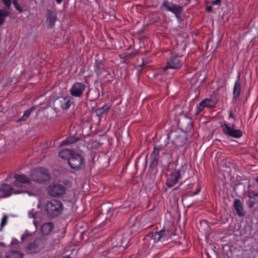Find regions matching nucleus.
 Instances as JSON below:
<instances>
[{
    "mask_svg": "<svg viewBox=\"0 0 258 258\" xmlns=\"http://www.w3.org/2000/svg\"><path fill=\"white\" fill-rule=\"evenodd\" d=\"M63 209L62 202L56 199L47 201L45 206L46 215L49 219L55 218L61 215Z\"/></svg>",
    "mask_w": 258,
    "mask_h": 258,
    "instance_id": "nucleus-1",
    "label": "nucleus"
},
{
    "mask_svg": "<svg viewBox=\"0 0 258 258\" xmlns=\"http://www.w3.org/2000/svg\"><path fill=\"white\" fill-rule=\"evenodd\" d=\"M30 176L31 180L39 183H44L50 179L48 170L43 167L33 170L31 172Z\"/></svg>",
    "mask_w": 258,
    "mask_h": 258,
    "instance_id": "nucleus-2",
    "label": "nucleus"
},
{
    "mask_svg": "<svg viewBox=\"0 0 258 258\" xmlns=\"http://www.w3.org/2000/svg\"><path fill=\"white\" fill-rule=\"evenodd\" d=\"M84 160L83 155L75 151L69 158L68 163L72 169L81 170L85 167Z\"/></svg>",
    "mask_w": 258,
    "mask_h": 258,
    "instance_id": "nucleus-3",
    "label": "nucleus"
},
{
    "mask_svg": "<svg viewBox=\"0 0 258 258\" xmlns=\"http://www.w3.org/2000/svg\"><path fill=\"white\" fill-rule=\"evenodd\" d=\"M168 139H171L172 143L176 146H182L186 143L187 137L177 130L171 131L168 134Z\"/></svg>",
    "mask_w": 258,
    "mask_h": 258,
    "instance_id": "nucleus-4",
    "label": "nucleus"
},
{
    "mask_svg": "<svg viewBox=\"0 0 258 258\" xmlns=\"http://www.w3.org/2000/svg\"><path fill=\"white\" fill-rule=\"evenodd\" d=\"M161 8H165L166 11L174 14L178 20H182L181 15L182 12V7L181 6L173 4L167 0H165L163 1Z\"/></svg>",
    "mask_w": 258,
    "mask_h": 258,
    "instance_id": "nucleus-5",
    "label": "nucleus"
},
{
    "mask_svg": "<svg viewBox=\"0 0 258 258\" xmlns=\"http://www.w3.org/2000/svg\"><path fill=\"white\" fill-rule=\"evenodd\" d=\"M73 102V98L70 96L66 97H59L54 100L53 105L55 109L61 108L63 110H67L70 108Z\"/></svg>",
    "mask_w": 258,
    "mask_h": 258,
    "instance_id": "nucleus-6",
    "label": "nucleus"
},
{
    "mask_svg": "<svg viewBox=\"0 0 258 258\" xmlns=\"http://www.w3.org/2000/svg\"><path fill=\"white\" fill-rule=\"evenodd\" d=\"M223 133L227 136L234 138H239L243 135V133L240 130L235 129L234 124L231 125L227 123H223L221 125Z\"/></svg>",
    "mask_w": 258,
    "mask_h": 258,
    "instance_id": "nucleus-7",
    "label": "nucleus"
},
{
    "mask_svg": "<svg viewBox=\"0 0 258 258\" xmlns=\"http://www.w3.org/2000/svg\"><path fill=\"white\" fill-rule=\"evenodd\" d=\"M45 240L41 237L37 238L33 242L28 243L26 247V251L28 253H36L42 249Z\"/></svg>",
    "mask_w": 258,
    "mask_h": 258,
    "instance_id": "nucleus-8",
    "label": "nucleus"
},
{
    "mask_svg": "<svg viewBox=\"0 0 258 258\" xmlns=\"http://www.w3.org/2000/svg\"><path fill=\"white\" fill-rule=\"evenodd\" d=\"M177 126L183 132H190L193 128L192 118L185 115L181 116L177 121Z\"/></svg>",
    "mask_w": 258,
    "mask_h": 258,
    "instance_id": "nucleus-9",
    "label": "nucleus"
},
{
    "mask_svg": "<svg viewBox=\"0 0 258 258\" xmlns=\"http://www.w3.org/2000/svg\"><path fill=\"white\" fill-rule=\"evenodd\" d=\"M167 233L164 228H163L159 231L151 232L144 237V240L145 242H148L150 240H153L154 242L162 241V239L164 240L166 236L168 237L169 235H167Z\"/></svg>",
    "mask_w": 258,
    "mask_h": 258,
    "instance_id": "nucleus-10",
    "label": "nucleus"
},
{
    "mask_svg": "<svg viewBox=\"0 0 258 258\" xmlns=\"http://www.w3.org/2000/svg\"><path fill=\"white\" fill-rule=\"evenodd\" d=\"M66 188L58 183L51 184L48 187V194L53 197H60L66 194Z\"/></svg>",
    "mask_w": 258,
    "mask_h": 258,
    "instance_id": "nucleus-11",
    "label": "nucleus"
},
{
    "mask_svg": "<svg viewBox=\"0 0 258 258\" xmlns=\"http://www.w3.org/2000/svg\"><path fill=\"white\" fill-rule=\"evenodd\" d=\"M86 86L83 83L75 82L70 90L71 95L75 97H82Z\"/></svg>",
    "mask_w": 258,
    "mask_h": 258,
    "instance_id": "nucleus-12",
    "label": "nucleus"
},
{
    "mask_svg": "<svg viewBox=\"0 0 258 258\" xmlns=\"http://www.w3.org/2000/svg\"><path fill=\"white\" fill-rule=\"evenodd\" d=\"M182 62L177 55L172 56L167 64L162 69L163 72L169 69L177 70L181 68Z\"/></svg>",
    "mask_w": 258,
    "mask_h": 258,
    "instance_id": "nucleus-13",
    "label": "nucleus"
},
{
    "mask_svg": "<svg viewBox=\"0 0 258 258\" xmlns=\"http://www.w3.org/2000/svg\"><path fill=\"white\" fill-rule=\"evenodd\" d=\"M99 95L100 91L98 88L89 89L85 94L86 100L91 102L95 101L98 98Z\"/></svg>",
    "mask_w": 258,
    "mask_h": 258,
    "instance_id": "nucleus-14",
    "label": "nucleus"
},
{
    "mask_svg": "<svg viewBox=\"0 0 258 258\" xmlns=\"http://www.w3.org/2000/svg\"><path fill=\"white\" fill-rule=\"evenodd\" d=\"M180 177V174L179 170L175 171L174 172L172 173L167 179V181L166 183V185L168 187H173L177 182Z\"/></svg>",
    "mask_w": 258,
    "mask_h": 258,
    "instance_id": "nucleus-15",
    "label": "nucleus"
},
{
    "mask_svg": "<svg viewBox=\"0 0 258 258\" xmlns=\"http://www.w3.org/2000/svg\"><path fill=\"white\" fill-rule=\"evenodd\" d=\"M56 20L57 16L55 12L51 10L47 9L46 14V20L48 22L47 28L49 29L52 28Z\"/></svg>",
    "mask_w": 258,
    "mask_h": 258,
    "instance_id": "nucleus-16",
    "label": "nucleus"
},
{
    "mask_svg": "<svg viewBox=\"0 0 258 258\" xmlns=\"http://www.w3.org/2000/svg\"><path fill=\"white\" fill-rule=\"evenodd\" d=\"M13 188L12 185L7 183H3L0 185V192H4L5 194L3 195L0 196V198H5L10 197L12 192V190Z\"/></svg>",
    "mask_w": 258,
    "mask_h": 258,
    "instance_id": "nucleus-17",
    "label": "nucleus"
},
{
    "mask_svg": "<svg viewBox=\"0 0 258 258\" xmlns=\"http://www.w3.org/2000/svg\"><path fill=\"white\" fill-rule=\"evenodd\" d=\"M233 206L239 216L243 217L245 216V212L243 211V204L240 200L235 199L234 201Z\"/></svg>",
    "mask_w": 258,
    "mask_h": 258,
    "instance_id": "nucleus-18",
    "label": "nucleus"
},
{
    "mask_svg": "<svg viewBox=\"0 0 258 258\" xmlns=\"http://www.w3.org/2000/svg\"><path fill=\"white\" fill-rule=\"evenodd\" d=\"M54 228V225L52 222L44 223L40 228L42 234L44 235H48L50 234Z\"/></svg>",
    "mask_w": 258,
    "mask_h": 258,
    "instance_id": "nucleus-19",
    "label": "nucleus"
},
{
    "mask_svg": "<svg viewBox=\"0 0 258 258\" xmlns=\"http://www.w3.org/2000/svg\"><path fill=\"white\" fill-rule=\"evenodd\" d=\"M241 91V84L240 83V76L238 75L235 81L233 91V98L236 100L240 95Z\"/></svg>",
    "mask_w": 258,
    "mask_h": 258,
    "instance_id": "nucleus-20",
    "label": "nucleus"
},
{
    "mask_svg": "<svg viewBox=\"0 0 258 258\" xmlns=\"http://www.w3.org/2000/svg\"><path fill=\"white\" fill-rule=\"evenodd\" d=\"M159 155L158 153L152 152L150 155V164L149 165L150 169H154L156 167L158 164Z\"/></svg>",
    "mask_w": 258,
    "mask_h": 258,
    "instance_id": "nucleus-21",
    "label": "nucleus"
},
{
    "mask_svg": "<svg viewBox=\"0 0 258 258\" xmlns=\"http://www.w3.org/2000/svg\"><path fill=\"white\" fill-rule=\"evenodd\" d=\"M112 209V205L110 203H102L100 207L99 212L100 215L108 214Z\"/></svg>",
    "mask_w": 258,
    "mask_h": 258,
    "instance_id": "nucleus-22",
    "label": "nucleus"
},
{
    "mask_svg": "<svg viewBox=\"0 0 258 258\" xmlns=\"http://www.w3.org/2000/svg\"><path fill=\"white\" fill-rule=\"evenodd\" d=\"M74 151V150L65 149L59 152L58 156L60 158L67 160L68 161Z\"/></svg>",
    "mask_w": 258,
    "mask_h": 258,
    "instance_id": "nucleus-23",
    "label": "nucleus"
},
{
    "mask_svg": "<svg viewBox=\"0 0 258 258\" xmlns=\"http://www.w3.org/2000/svg\"><path fill=\"white\" fill-rule=\"evenodd\" d=\"M36 109V106H32L29 109L26 110L24 112L23 115L22 117H21L20 118L16 120V122H19L20 121H25L26 120H27L28 118L30 116L31 113L32 112H33V111H34Z\"/></svg>",
    "mask_w": 258,
    "mask_h": 258,
    "instance_id": "nucleus-24",
    "label": "nucleus"
},
{
    "mask_svg": "<svg viewBox=\"0 0 258 258\" xmlns=\"http://www.w3.org/2000/svg\"><path fill=\"white\" fill-rule=\"evenodd\" d=\"M14 178L17 180V181H19L21 184L22 183L29 184L31 183L30 179L24 174H15Z\"/></svg>",
    "mask_w": 258,
    "mask_h": 258,
    "instance_id": "nucleus-25",
    "label": "nucleus"
},
{
    "mask_svg": "<svg viewBox=\"0 0 258 258\" xmlns=\"http://www.w3.org/2000/svg\"><path fill=\"white\" fill-rule=\"evenodd\" d=\"M23 256L22 252L15 250L8 251L6 254V258H23Z\"/></svg>",
    "mask_w": 258,
    "mask_h": 258,
    "instance_id": "nucleus-26",
    "label": "nucleus"
},
{
    "mask_svg": "<svg viewBox=\"0 0 258 258\" xmlns=\"http://www.w3.org/2000/svg\"><path fill=\"white\" fill-rule=\"evenodd\" d=\"M80 140V138L73 136L67 137L62 141L60 144L61 146H66L74 144Z\"/></svg>",
    "mask_w": 258,
    "mask_h": 258,
    "instance_id": "nucleus-27",
    "label": "nucleus"
},
{
    "mask_svg": "<svg viewBox=\"0 0 258 258\" xmlns=\"http://www.w3.org/2000/svg\"><path fill=\"white\" fill-rule=\"evenodd\" d=\"M101 62H102L101 60H98L97 59L95 60V64L94 65V71L97 76L100 75L102 73V71L104 70V68H101Z\"/></svg>",
    "mask_w": 258,
    "mask_h": 258,
    "instance_id": "nucleus-28",
    "label": "nucleus"
},
{
    "mask_svg": "<svg viewBox=\"0 0 258 258\" xmlns=\"http://www.w3.org/2000/svg\"><path fill=\"white\" fill-rule=\"evenodd\" d=\"M168 144H165V145L160 144L158 145H156L154 147L153 152H155L156 153H158L160 151H163V153L167 152L168 151L167 149L166 148Z\"/></svg>",
    "mask_w": 258,
    "mask_h": 258,
    "instance_id": "nucleus-29",
    "label": "nucleus"
},
{
    "mask_svg": "<svg viewBox=\"0 0 258 258\" xmlns=\"http://www.w3.org/2000/svg\"><path fill=\"white\" fill-rule=\"evenodd\" d=\"M109 109L110 106L107 105H104L102 107L97 109L95 112L98 116H100L104 113H106Z\"/></svg>",
    "mask_w": 258,
    "mask_h": 258,
    "instance_id": "nucleus-30",
    "label": "nucleus"
},
{
    "mask_svg": "<svg viewBox=\"0 0 258 258\" xmlns=\"http://www.w3.org/2000/svg\"><path fill=\"white\" fill-rule=\"evenodd\" d=\"M10 12L7 10L0 9V19H3L4 20V23L5 22V18L10 16Z\"/></svg>",
    "mask_w": 258,
    "mask_h": 258,
    "instance_id": "nucleus-31",
    "label": "nucleus"
},
{
    "mask_svg": "<svg viewBox=\"0 0 258 258\" xmlns=\"http://www.w3.org/2000/svg\"><path fill=\"white\" fill-rule=\"evenodd\" d=\"M136 53H123L119 55V57L121 58H122L125 60L128 59L130 58L133 57L135 55Z\"/></svg>",
    "mask_w": 258,
    "mask_h": 258,
    "instance_id": "nucleus-32",
    "label": "nucleus"
},
{
    "mask_svg": "<svg viewBox=\"0 0 258 258\" xmlns=\"http://www.w3.org/2000/svg\"><path fill=\"white\" fill-rule=\"evenodd\" d=\"M12 2L16 10L18 11L19 13L24 12V10L19 6V0H13Z\"/></svg>",
    "mask_w": 258,
    "mask_h": 258,
    "instance_id": "nucleus-33",
    "label": "nucleus"
},
{
    "mask_svg": "<svg viewBox=\"0 0 258 258\" xmlns=\"http://www.w3.org/2000/svg\"><path fill=\"white\" fill-rule=\"evenodd\" d=\"M205 103L206 101H202L200 103L199 106L197 107V111L196 113L197 114L201 112L205 107H207V105L205 104Z\"/></svg>",
    "mask_w": 258,
    "mask_h": 258,
    "instance_id": "nucleus-34",
    "label": "nucleus"
},
{
    "mask_svg": "<svg viewBox=\"0 0 258 258\" xmlns=\"http://www.w3.org/2000/svg\"><path fill=\"white\" fill-rule=\"evenodd\" d=\"M203 101H206L205 104L207 105H206L207 107H212L215 106V102L211 99L206 98Z\"/></svg>",
    "mask_w": 258,
    "mask_h": 258,
    "instance_id": "nucleus-35",
    "label": "nucleus"
},
{
    "mask_svg": "<svg viewBox=\"0 0 258 258\" xmlns=\"http://www.w3.org/2000/svg\"><path fill=\"white\" fill-rule=\"evenodd\" d=\"M137 217H131L128 220V225L130 227L134 226L136 224Z\"/></svg>",
    "mask_w": 258,
    "mask_h": 258,
    "instance_id": "nucleus-36",
    "label": "nucleus"
},
{
    "mask_svg": "<svg viewBox=\"0 0 258 258\" xmlns=\"http://www.w3.org/2000/svg\"><path fill=\"white\" fill-rule=\"evenodd\" d=\"M7 220L8 216L6 215H5L2 219L0 230H2L3 227L7 224Z\"/></svg>",
    "mask_w": 258,
    "mask_h": 258,
    "instance_id": "nucleus-37",
    "label": "nucleus"
},
{
    "mask_svg": "<svg viewBox=\"0 0 258 258\" xmlns=\"http://www.w3.org/2000/svg\"><path fill=\"white\" fill-rule=\"evenodd\" d=\"M256 203V201H253L251 199L248 200L246 202L248 207L249 209H252L253 208L254 204Z\"/></svg>",
    "mask_w": 258,
    "mask_h": 258,
    "instance_id": "nucleus-38",
    "label": "nucleus"
},
{
    "mask_svg": "<svg viewBox=\"0 0 258 258\" xmlns=\"http://www.w3.org/2000/svg\"><path fill=\"white\" fill-rule=\"evenodd\" d=\"M247 196L250 199L256 197V192L253 190H249L247 193Z\"/></svg>",
    "mask_w": 258,
    "mask_h": 258,
    "instance_id": "nucleus-39",
    "label": "nucleus"
},
{
    "mask_svg": "<svg viewBox=\"0 0 258 258\" xmlns=\"http://www.w3.org/2000/svg\"><path fill=\"white\" fill-rule=\"evenodd\" d=\"M5 6L8 9H11L12 0H2Z\"/></svg>",
    "mask_w": 258,
    "mask_h": 258,
    "instance_id": "nucleus-40",
    "label": "nucleus"
},
{
    "mask_svg": "<svg viewBox=\"0 0 258 258\" xmlns=\"http://www.w3.org/2000/svg\"><path fill=\"white\" fill-rule=\"evenodd\" d=\"M12 185L17 187H20L21 186V184H20V182L19 181H17V180L16 179H15V180L12 182Z\"/></svg>",
    "mask_w": 258,
    "mask_h": 258,
    "instance_id": "nucleus-41",
    "label": "nucleus"
},
{
    "mask_svg": "<svg viewBox=\"0 0 258 258\" xmlns=\"http://www.w3.org/2000/svg\"><path fill=\"white\" fill-rule=\"evenodd\" d=\"M110 221L107 220L106 221H104L100 223L99 225L101 227L104 226L105 225L108 224L110 225Z\"/></svg>",
    "mask_w": 258,
    "mask_h": 258,
    "instance_id": "nucleus-42",
    "label": "nucleus"
},
{
    "mask_svg": "<svg viewBox=\"0 0 258 258\" xmlns=\"http://www.w3.org/2000/svg\"><path fill=\"white\" fill-rule=\"evenodd\" d=\"M222 0H215V1H213L212 2V5H220L221 4V2Z\"/></svg>",
    "mask_w": 258,
    "mask_h": 258,
    "instance_id": "nucleus-43",
    "label": "nucleus"
},
{
    "mask_svg": "<svg viewBox=\"0 0 258 258\" xmlns=\"http://www.w3.org/2000/svg\"><path fill=\"white\" fill-rule=\"evenodd\" d=\"M207 12L211 13L213 11V7L212 6H207L206 8Z\"/></svg>",
    "mask_w": 258,
    "mask_h": 258,
    "instance_id": "nucleus-44",
    "label": "nucleus"
},
{
    "mask_svg": "<svg viewBox=\"0 0 258 258\" xmlns=\"http://www.w3.org/2000/svg\"><path fill=\"white\" fill-rule=\"evenodd\" d=\"M18 243V241L17 239H13L12 241H11V245H16L17 244V243Z\"/></svg>",
    "mask_w": 258,
    "mask_h": 258,
    "instance_id": "nucleus-45",
    "label": "nucleus"
},
{
    "mask_svg": "<svg viewBox=\"0 0 258 258\" xmlns=\"http://www.w3.org/2000/svg\"><path fill=\"white\" fill-rule=\"evenodd\" d=\"M200 189L201 188H199V189H198L195 192H193L192 194H190V196H195V195H196L197 194H198L200 191Z\"/></svg>",
    "mask_w": 258,
    "mask_h": 258,
    "instance_id": "nucleus-46",
    "label": "nucleus"
},
{
    "mask_svg": "<svg viewBox=\"0 0 258 258\" xmlns=\"http://www.w3.org/2000/svg\"><path fill=\"white\" fill-rule=\"evenodd\" d=\"M14 192L15 194H21L22 192H24V191L21 190H19V189H17V190H15Z\"/></svg>",
    "mask_w": 258,
    "mask_h": 258,
    "instance_id": "nucleus-47",
    "label": "nucleus"
},
{
    "mask_svg": "<svg viewBox=\"0 0 258 258\" xmlns=\"http://www.w3.org/2000/svg\"><path fill=\"white\" fill-rule=\"evenodd\" d=\"M229 117L235 118V117H234V114H233L232 111H230V112L229 113Z\"/></svg>",
    "mask_w": 258,
    "mask_h": 258,
    "instance_id": "nucleus-48",
    "label": "nucleus"
},
{
    "mask_svg": "<svg viewBox=\"0 0 258 258\" xmlns=\"http://www.w3.org/2000/svg\"><path fill=\"white\" fill-rule=\"evenodd\" d=\"M29 215L30 217L35 218V214L32 213V212H30Z\"/></svg>",
    "mask_w": 258,
    "mask_h": 258,
    "instance_id": "nucleus-49",
    "label": "nucleus"
},
{
    "mask_svg": "<svg viewBox=\"0 0 258 258\" xmlns=\"http://www.w3.org/2000/svg\"><path fill=\"white\" fill-rule=\"evenodd\" d=\"M24 192L27 193L29 196L33 195V194L30 191L25 190V191H24Z\"/></svg>",
    "mask_w": 258,
    "mask_h": 258,
    "instance_id": "nucleus-50",
    "label": "nucleus"
},
{
    "mask_svg": "<svg viewBox=\"0 0 258 258\" xmlns=\"http://www.w3.org/2000/svg\"><path fill=\"white\" fill-rule=\"evenodd\" d=\"M24 235H26V237L30 235V234L29 233H28L27 231H26L25 232V233L24 234Z\"/></svg>",
    "mask_w": 258,
    "mask_h": 258,
    "instance_id": "nucleus-51",
    "label": "nucleus"
},
{
    "mask_svg": "<svg viewBox=\"0 0 258 258\" xmlns=\"http://www.w3.org/2000/svg\"><path fill=\"white\" fill-rule=\"evenodd\" d=\"M26 238V235H24V234H23V235L22 236L21 239H22V240H24V239H25V238Z\"/></svg>",
    "mask_w": 258,
    "mask_h": 258,
    "instance_id": "nucleus-52",
    "label": "nucleus"
},
{
    "mask_svg": "<svg viewBox=\"0 0 258 258\" xmlns=\"http://www.w3.org/2000/svg\"><path fill=\"white\" fill-rule=\"evenodd\" d=\"M56 2L57 4H59L61 3L62 0H56Z\"/></svg>",
    "mask_w": 258,
    "mask_h": 258,
    "instance_id": "nucleus-53",
    "label": "nucleus"
},
{
    "mask_svg": "<svg viewBox=\"0 0 258 258\" xmlns=\"http://www.w3.org/2000/svg\"><path fill=\"white\" fill-rule=\"evenodd\" d=\"M4 24V20L3 19H0V25Z\"/></svg>",
    "mask_w": 258,
    "mask_h": 258,
    "instance_id": "nucleus-54",
    "label": "nucleus"
},
{
    "mask_svg": "<svg viewBox=\"0 0 258 258\" xmlns=\"http://www.w3.org/2000/svg\"><path fill=\"white\" fill-rule=\"evenodd\" d=\"M101 89H102V95H104V92H103V85H101Z\"/></svg>",
    "mask_w": 258,
    "mask_h": 258,
    "instance_id": "nucleus-55",
    "label": "nucleus"
},
{
    "mask_svg": "<svg viewBox=\"0 0 258 258\" xmlns=\"http://www.w3.org/2000/svg\"><path fill=\"white\" fill-rule=\"evenodd\" d=\"M145 65V63L144 60H143V62H142V64H140V66L142 67L144 66Z\"/></svg>",
    "mask_w": 258,
    "mask_h": 258,
    "instance_id": "nucleus-56",
    "label": "nucleus"
},
{
    "mask_svg": "<svg viewBox=\"0 0 258 258\" xmlns=\"http://www.w3.org/2000/svg\"><path fill=\"white\" fill-rule=\"evenodd\" d=\"M0 245L3 246H4V245H5V243H3V242H1V243H0Z\"/></svg>",
    "mask_w": 258,
    "mask_h": 258,
    "instance_id": "nucleus-57",
    "label": "nucleus"
},
{
    "mask_svg": "<svg viewBox=\"0 0 258 258\" xmlns=\"http://www.w3.org/2000/svg\"><path fill=\"white\" fill-rule=\"evenodd\" d=\"M251 200H252V201H256V202H257V200H256V199H255L254 198H253V199H252Z\"/></svg>",
    "mask_w": 258,
    "mask_h": 258,
    "instance_id": "nucleus-58",
    "label": "nucleus"
},
{
    "mask_svg": "<svg viewBox=\"0 0 258 258\" xmlns=\"http://www.w3.org/2000/svg\"><path fill=\"white\" fill-rule=\"evenodd\" d=\"M255 180L256 182H258V176L255 178Z\"/></svg>",
    "mask_w": 258,
    "mask_h": 258,
    "instance_id": "nucleus-59",
    "label": "nucleus"
},
{
    "mask_svg": "<svg viewBox=\"0 0 258 258\" xmlns=\"http://www.w3.org/2000/svg\"><path fill=\"white\" fill-rule=\"evenodd\" d=\"M184 197H186V196H185V195H184V196H183V197H182V201H183V198H184Z\"/></svg>",
    "mask_w": 258,
    "mask_h": 258,
    "instance_id": "nucleus-60",
    "label": "nucleus"
},
{
    "mask_svg": "<svg viewBox=\"0 0 258 258\" xmlns=\"http://www.w3.org/2000/svg\"><path fill=\"white\" fill-rule=\"evenodd\" d=\"M256 197H258V192H256Z\"/></svg>",
    "mask_w": 258,
    "mask_h": 258,
    "instance_id": "nucleus-61",
    "label": "nucleus"
},
{
    "mask_svg": "<svg viewBox=\"0 0 258 258\" xmlns=\"http://www.w3.org/2000/svg\"><path fill=\"white\" fill-rule=\"evenodd\" d=\"M177 188H178V187L175 188H174V190H176V189H177Z\"/></svg>",
    "mask_w": 258,
    "mask_h": 258,
    "instance_id": "nucleus-62",
    "label": "nucleus"
}]
</instances>
